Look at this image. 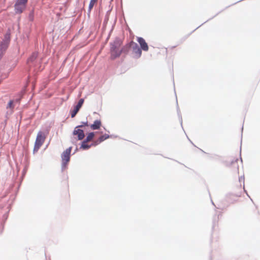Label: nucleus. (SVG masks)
Returning <instances> with one entry per match:
<instances>
[{
    "label": "nucleus",
    "instance_id": "obj_3",
    "mask_svg": "<svg viewBox=\"0 0 260 260\" xmlns=\"http://www.w3.org/2000/svg\"><path fill=\"white\" fill-rule=\"evenodd\" d=\"M28 0H17L15 5V11L16 13H22L26 8Z\"/></svg>",
    "mask_w": 260,
    "mask_h": 260
},
{
    "label": "nucleus",
    "instance_id": "obj_13",
    "mask_svg": "<svg viewBox=\"0 0 260 260\" xmlns=\"http://www.w3.org/2000/svg\"><path fill=\"white\" fill-rule=\"evenodd\" d=\"M87 143V142L83 141L82 143V144L81 146V148L86 150V149H88L89 148H90L92 145L94 146V145H93L94 143L91 145H88Z\"/></svg>",
    "mask_w": 260,
    "mask_h": 260
},
{
    "label": "nucleus",
    "instance_id": "obj_5",
    "mask_svg": "<svg viewBox=\"0 0 260 260\" xmlns=\"http://www.w3.org/2000/svg\"><path fill=\"white\" fill-rule=\"evenodd\" d=\"M71 150L72 147H69L63 151L61 154L62 161L63 165H66L70 161Z\"/></svg>",
    "mask_w": 260,
    "mask_h": 260
},
{
    "label": "nucleus",
    "instance_id": "obj_10",
    "mask_svg": "<svg viewBox=\"0 0 260 260\" xmlns=\"http://www.w3.org/2000/svg\"><path fill=\"white\" fill-rule=\"evenodd\" d=\"M109 138V135L108 134H105L104 135L101 136V137H100V138L98 139V140H97L94 142V144H93L94 146H96V145L99 144L100 143H101L104 140L108 139Z\"/></svg>",
    "mask_w": 260,
    "mask_h": 260
},
{
    "label": "nucleus",
    "instance_id": "obj_16",
    "mask_svg": "<svg viewBox=\"0 0 260 260\" xmlns=\"http://www.w3.org/2000/svg\"><path fill=\"white\" fill-rule=\"evenodd\" d=\"M98 0H90L89 7H88V11L90 12L91 9L93 8L94 4L97 3Z\"/></svg>",
    "mask_w": 260,
    "mask_h": 260
},
{
    "label": "nucleus",
    "instance_id": "obj_7",
    "mask_svg": "<svg viewBox=\"0 0 260 260\" xmlns=\"http://www.w3.org/2000/svg\"><path fill=\"white\" fill-rule=\"evenodd\" d=\"M83 125H79L75 128L74 132H73V135H77L78 140H82L85 135L84 133L83 132V131L80 129L78 128V127H81Z\"/></svg>",
    "mask_w": 260,
    "mask_h": 260
},
{
    "label": "nucleus",
    "instance_id": "obj_14",
    "mask_svg": "<svg viewBox=\"0 0 260 260\" xmlns=\"http://www.w3.org/2000/svg\"><path fill=\"white\" fill-rule=\"evenodd\" d=\"M94 136V134L93 132H91L88 134L85 139L84 140V141H85L86 142H90L92 140Z\"/></svg>",
    "mask_w": 260,
    "mask_h": 260
},
{
    "label": "nucleus",
    "instance_id": "obj_18",
    "mask_svg": "<svg viewBox=\"0 0 260 260\" xmlns=\"http://www.w3.org/2000/svg\"><path fill=\"white\" fill-rule=\"evenodd\" d=\"M79 109L77 108L76 107H75L74 109L71 111V117L73 118L75 116V115L77 114L78 112L79 111Z\"/></svg>",
    "mask_w": 260,
    "mask_h": 260
},
{
    "label": "nucleus",
    "instance_id": "obj_2",
    "mask_svg": "<svg viewBox=\"0 0 260 260\" xmlns=\"http://www.w3.org/2000/svg\"><path fill=\"white\" fill-rule=\"evenodd\" d=\"M45 139L46 136L45 134L42 131L39 132L37 134L35 143L34 148L33 150L34 153L38 152L39 149L44 143Z\"/></svg>",
    "mask_w": 260,
    "mask_h": 260
},
{
    "label": "nucleus",
    "instance_id": "obj_6",
    "mask_svg": "<svg viewBox=\"0 0 260 260\" xmlns=\"http://www.w3.org/2000/svg\"><path fill=\"white\" fill-rule=\"evenodd\" d=\"M131 47L132 48L134 53L137 57H140L142 54V50L138 44L133 42H130Z\"/></svg>",
    "mask_w": 260,
    "mask_h": 260
},
{
    "label": "nucleus",
    "instance_id": "obj_20",
    "mask_svg": "<svg viewBox=\"0 0 260 260\" xmlns=\"http://www.w3.org/2000/svg\"><path fill=\"white\" fill-rule=\"evenodd\" d=\"M13 101H10L9 102L8 104V106H7V109H8V108H10V109H13L14 108V106H13Z\"/></svg>",
    "mask_w": 260,
    "mask_h": 260
},
{
    "label": "nucleus",
    "instance_id": "obj_12",
    "mask_svg": "<svg viewBox=\"0 0 260 260\" xmlns=\"http://www.w3.org/2000/svg\"><path fill=\"white\" fill-rule=\"evenodd\" d=\"M131 47L130 43L124 45L120 50L122 53H127L128 52L129 49Z\"/></svg>",
    "mask_w": 260,
    "mask_h": 260
},
{
    "label": "nucleus",
    "instance_id": "obj_8",
    "mask_svg": "<svg viewBox=\"0 0 260 260\" xmlns=\"http://www.w3.org/2000/svg\"><path fill=\"white\" fill-rule=\"evenodd\" d=\"M137 41L140 45L141 48L145 51H147L148 50V46L147 43L145 42V40L141 37L137 38Z\"/></svg>",
    "mask_w": 260,
    "mask_h": 260
},
{
    "label": "nucleus",
    "instance_id": "obj_1",
    "mask_svg": "<svg viewBox=\"0 0 260 260\" xmlns=\"http://www.w3.org/2000/svg\"><path fill=\"white\" fill-rule=\"evenodd\" d=\"M122 44V41L119 38H116L110 45V58L112 60H114L120 56L121 51L119 50V48Z\"/></svg>",
    "mask_w": 260,
    "mask_h": 260
},
{
    "label": "nucleus",
    "instance_id": "obj_9",
    "mask_svg": "<svg viewBox=\"0 0 260 260\" xmlns=\"http://www.w3.org/2000/svg\"><path fill=\"white\" fill-rule=\"evenodd\" d=\"M9 44H8V42H2L0 44V59L2 57V56L4 55V53L7 49L8 46Z\"/></svg>",
    "mask_w": 260,
    "mask_h": 260
},
{
    "label": "nucleus",
    "instance_id": "obj_4",
    "mask_svg": "<svg viewBox=\"0 0 260 260\" xmlns=\"http://www.w3.org/2000/svg\"><path fill=\"white\" fill-rule=\"evenodd\" d=\"M238 159H232L229 158L226 162V166L228 167L231 171L238 172L239 171V166L238 164Z\"/></svg>",
    "mask_w": 260,
    "mask_h": 260
},
{
    "label": "nucleus",
    "instance_id": "obj_21",
    "mask_svg": "<svg viewBox=\"0 0 260 260\" xmlns=\"http://www.w3.org/2000/svg\"><path fill=\"white\" fill-rule=\"evenodd\" d=\"M83 124L84 125H87V126L88 125V124H87V121H86V122H85V123H83Z\"/></svg>",
    "mask_w": 260,
    "mask_h": 260
},
{
    "label": "nucleus",
    "instance_id": "obj_17",
    "mask_svg": "<svg viewBox=\"0 0 260 260\" xmlns=\"http://www.w3.org/2000/svg\"><path fill=\"white\" fill-rule=\"evenodd\" d=\"M10 40V32H7L6 34L5 35L4 39L2 42H8V44H9Z\"/></svg>",
    "mask_w": 260,
    "mask_h": 260
},
{
    "label": "nucleus",
    "instance_id": "obj_19",
    "mask_svg": "<svg viewBox=\"0 0 260 260\" xmlns=\"http://www.w3.org/2000/svg\"><path fill=\"white\" fill-rule=\"evenodd\" d=\"M83 102H84V100L83 99H81L79 101L78 104L75 107H76L78 109H80V108L81 107V106H82Z\"/></svg>",
    "mask_w": 260,
    "mask_h": 260
},
{
    "label": "nucleus",
    "instance_id": "obj_11",
    "mask_svg": "<svg viewBox=\"0 0 260 260\" xmlns=\"http://www.w3.org/2000/svg\"><path fill=\"white\" fill-rule=\"evenodd\" d=\"M102 125L101 121L99 120H95L92 124L90 125V127L93 130L98 129Z\"/></svg>",
    "mask_w": 260,
    "mask_h": 260
},
{
    "label": "nucleus",
    "instance_id": "obj_15",
    "mask_svg": "<svg viewBox=\"0 0 260 260\" xmlns=\"http://www.w3.org/2000/svg\"><path fill=\"white\" fill-rule=\"evenodd\" d=\"M38 54L37 53H33L28 58L27 60L28 62H32L37 58Z\"/></svg>",
    "mask_w": 260,
    "mask_h": 260
}]
</instances>
